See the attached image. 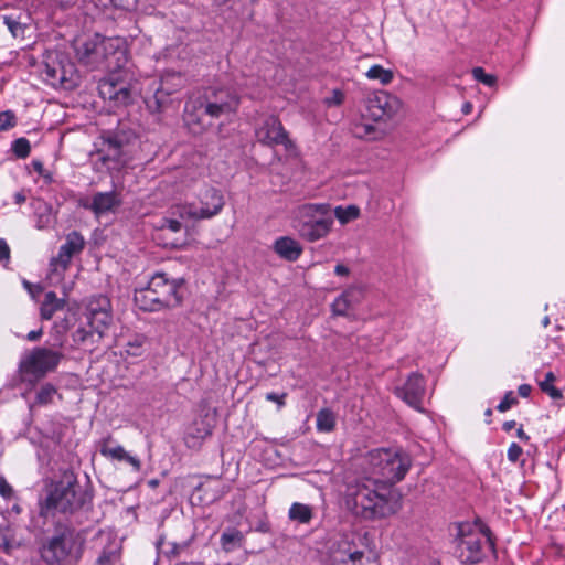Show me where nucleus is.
<instances>
[{"label": "nucleus", "mask_w": 565, "mask_h": 565, "mask_svg": "<svg viewBox=\"0 0 565 565\" xmlns=\"http://www.w3.org/2000/svg\"><path fill=\"white\" fill-rule=\"evenodd\" d=\"M364 119L365 118L361 116V120L353 125L352 131L354 136L360 139H376L377 130L375 126L369 122H364Z\"/></svg>", "instance_id": "obj_32"}, {"label": "nucleus", "mask_w": 565, "mask_h": 565, "mask_svg": "<svg viewBox=\"0 0 565 565\" xmlns=\"http://www.w3.org/2000/svg\"><path fill=\"white\" fill-rule=\"evenodd\" d=\"M542 324H543V327H545V328L550 324V318H548L547 316H545V317L543 318V320H542Z\"/></svg>", "instance_id": "obj_58"}, {"label": "nucleus", "mask_w": 565, "mask_h": 565, "mask_svg": "<svg viewBox=\"0 0 565 565\" xmlns=\"http://www.w3.org/2000/svg\"><path fill=\"white\" fill-rule=\"evenodd\" d=\"M10 256V248L4 239H0V263L8 260Z\"/></svg>", "instance_id": "obj_45"}, {"label": "nucleus", "mask_w": 565, "mask_h": 565, "mask_svg": "<svg viewBox=\"0 0 565 565\" xmlns=\"http://www.w3.org/2000/svg\"><path fill=\"white\" fill-rule=\"evenodd\" d=\"M316 426L319 431H332L335 427V414L329 408L320 409L317 414Z\"/></svg>", "instance_id": "obj_29"}, {"label": "nucleus", "mask_w": 565, "mask_h": 565, "mask_svg": "<svg viewBox=\"0 0 565 565\" xmlns=\"http://www.w3.org/2000/svg\"><path fill=\"white\" fill-rule=\"evenodd\" d=\"M522 454V448L516 443H512L508 449L507 456L511 462H516Z\"/></svg>", "instance_id": "obj_42"}, {"label": "nucleus", "mask_w": 565, "mask_h": 565, "mask_svg": "<svg viewBox=\"0 0 565 565\" xmlns=\"http://www.w3.org/2000/svg\"><path fill=\"white\" fill-rule=\"evenodd\" d=\"M344 93L341 89H333L329 96L324 98L328 107L340 106L344 102Z\"/></svg>", "instance_id": "obj_39"}, {"label": "nucleus", "mask_w": 565, "mask_h": 565, "mask_svg": "<svg viewBox=\"0 0 565 565\" xmlns=\"http://www.w3.org/2000/svg\"><path fill=\"white\" fill-rule=\"evenodd\" d=\"M472 75L476 81L481 82L489 87L494 86L497 83V77L492 74H487L481 67L473 68Z\"/></svg>", "instance_id": "obj_36"}, {"label": "nucleus", "mask_w": 565, "mask_h": 565, "mask_svg": "<svg viewBox=\"0 0 565 565\" xmlns=\"http://www.w3.org/2000/svg\"><path fill=\"white\" fill-rule=\"evenodd\" d=\"M74 50L79 62L92 68L115 70L128 62L127 41L120 36L82 35L74 40Z\"/></svg>", "instance_id": "obj_2"}, {"label": "nucleus", "mask_w": 565, "mask_h": 565, "mask_svg": "<svg viewBox=\"0 0 565 565\" xmlns=\"http://www.w3.org/2000/svg\"><path fill=\"white\" fill-rule=\"evenodd\" d=\"M119 204L118 194L114 191L97 193L93 199L92 209L94 212H108Z\"/></svg>", "instance_id": "obj_26"}, {"label": "nucleus", "mask_w": 565, "mask_h": 565, "mask_svg": "<svg viewBox=\"0 0 565 565\" xmlns=\"http://www.w3.org/2000/svg\"><path fill=\"white\" fill-rule=\"evenodd\" d=\"M15 125V116L11 110L0 113V131L8 130Z\"/></svg>", "instance_id": "obj_38"}, {"label": "nucleus", "mask_w": 565, "mask_h": 565, "mask_svg": "<svg viewBox=\"0 0 565 565\" xmlns=\"http://www.w3.org/2000/svg\"><path fill=\"white\" fill-rule=\"evenodd\" d=\"M55 396H57V388L45 383L36 391L34 403L40 406L49 405L53 403Z\"/></svg>", "instance_id": "obj_33"}, {"label": "nucleus", "mask_w": 565, "mask_h": 565, "mask_svg": "<svg viewBox=\"0 0 565 565\" xmlns=\"http://www.w3.org/2000/svg\"><path fill=\"white\" fill-rule=\"evenodd\" d=\"M14 200L17 203L23 202L25 201V195L22 192L15 193Z\"/></svg>", "instance_id": "obj_56"}, {"label": "nucleus", "mask_w": 565, "mask_h": 565, "mask_svg": "<svg viewBox=\"0 0 565 565\" xmlns=\"http://www.w3.org/2000/svg\"><path fill=\"white\" fill-rule=\"evenodd\" d=\"M215 2H218V3H222V2H225L226 0H214Z\"/></svg>", "instance_id": "obj_61"}, {"label": "nucleus", "mask_w": 565, "mask_h": 565, "mask_svg": "<svg viewBox=\"0 0 565 565\" xmlns=\"http://www.w3.org/2000/svg\"><path fill=\"white\" fill-rule=\"evenodd\" d=\"M239 97L230 89L214 90L205 97H191L185 104L184 122L193 134L202 132L211 122H206L204 116L212 119L236 113Z\"/></svg>", "instance_id": "obj_3"}, {"label": "nucleus", "mask_w": 565, "mask_h": 565, "mask_svg": "<svg viewBox=\"0 0 565 565\" xmlns=\"http://www.w3.org/2000/svg\"><path fill=\"white\" fill-rule=\"evenodd\" d=\"M184 77L180 73H167L161 78L160 87L154 93L158 108L164 105V96H168L184 85Z\"/></svg>", "instance_id": "obj_20"}, {"label": "nucleus", "mask_w": 565, "mask_h": 565, "mask_svg": "<svg viewBox=\"0 0 565 565\" xmlns=\"http://www.w3.org/2000/svg\"><path fill=\"white\" fill-rule=\"evenodd\" d=\"M199 215L203 218V217H210V216H212L213 214L207 213V214H199Z\"/></svg>", "instance_id": "obj_59"}, {"label": "nucleus", "mask_w": 565, "mask_h": 565, "mask_svg": "<svg viewBox=\"0 0 565 565\" xmlns=\"http://www.w3.org/2000/svg\"><path fill=\"white\" fill-rule=\"evenodd\" d=\"M214 419L207 414L195 419L189 427L184 437L186 445L191 448L199 447L206 437L212 435Z\"/></svg>", "instance_id": "obj_17"}, {"label": "nucleus", "mask_w": 565, "mask_h": 565, "mask_svg": "<svg viewBox=\"0 0 565 565\" xmlns=\"http://www.w3.org/2000/svg\"><path fill=\"white\" fill-rule=\"evenodd\" d=\"M45 81L53 87L72 89L77 85L78 74L71 62L46 64L44 71Z\"/></svg>", "instance_id": "obj_15"}, {"label": "nucleus", "mask_w": 565, "mask_h": 565, "mask_svg": "<svg viewBox=\"0 0 565 565\" xmlns=\"http://www.w3.org/2000/svg\"><path fill=\"white\" fill-rule=\"evenodd\" d=\"M50 215L51 214H40L39 220L36 222L38 228H44L51 222Z\"/></svg>", "instance_id": "obj_47"}, {"label": "nucleus", "mask_w": 565, "mask_h": 565, "mask_svg": "<svg viewBox=\"0 0 565 565\" xmlns=\"http://www.w3.org/2000/svg\"><path fill=\"white\" fill-rule=\"evenodd\" d=\"M341 224H347L354 220L359 214H335Z\"/></svg>", "instance_id": "obj_49"}, {"label": "nucleus", "mask_w": 565, "mask_h": 565, "mask_svg": "<svg viewBox=\"0 0 565 565\" xmlns=\"http://www.w3.org/2000/svg\"><path fill=\"white\" fill-rule=\"evenodd\" d=\"M244 541V535L241 531L235 529L226 530L222 533L220 542L222 545V548L225 552H232L235 548H238L242 546Z\"/></svg>", "instance_id": "obj_28"}, {"label": "nucleus", "mask_w": 565, "mask_h": 565, "mask_svg": "<svg viewBox=\"0 0 565 565\" xmlns=\"http://www.w3.org/2000/svg\"><path fill=\"white\" fill-rule=\"evenodd\" d=\"M183 278H169L166 273L154 274L148 285L135 290L136 306L143 311L175 308L183 300Z\"/></svg>", "instance_id": "obj_4"}, {"label": "nucleus", "mask_w": 565, "mask_h": 565, "mask_svg": "<svg viewBox=\"0 0 565 565\" xmlns=\"http://www.w3.org/2000/svg\"><path fill=\"white\" fill-rule=\"evenodd\" d=\"M404 110L403 100L385 90L370 94L364 100L362 117L372 121H386L401 115Z\"/></svg>", "instance_id": "obj_8"}, {"label": "nucleus", "mask_w": 565, "mask_h": 565, "mask_svg": "<svg viewBox=\"0 0 565 565\" xmlns=\"http://www.w3.org/2000/svg\"><path fill=\"white\" fill-rule=\"evenodd\" d=\"M516 436L524 441H527L530 439L529 435L524 431L522 427H519L516 430Z\"/></svg>", "instance_id": "obj_54"}, {"label": "nucleus", "mask_w": 565, "mask_h": 565, "mask_svg": "<svg viewBox=\"0 0 565 565\" xmlns=\"http://www.w3.org/2000/svg\"><path fill=\"white\" fill-rule=\"evenodd\" d=\"M4 24L8 26V29L11 31L13 35H17V32L21 29L20 23L9 17H4Z\"/></svg>", "instance_id": "obj_44"}, {"label": "nucleus", "mask_w": 565, "mask_h": 565, "mask_svg": "<svg viewBox=\"0 0 565 565\" xmlns=\"http://www.w3.org/2000/svg\"><path fill=\"white\" fill-rule=\"evenodd\" d=\"M308 212H360V209L356 205L349 204L347 206L343 205H337V206H330V205H310Z\"/></svg>", "instance_id": "obj_35"}, {"label": "nucleus", "mask_w": 565, "mask_h": 565, "mask_svg": "<svg viewBox=\"0 0 565 565\" xmlns=\"http://www.w3.org/2000/svg\"><path fill=\"white\" fill-rule=\"evenodd\" d=\"M471 108H472L471 104L467 103V104L463 105L462 110H463L465 114H469L471 111Z\"/></svg>", "instance_id": "obj_57"}, {"label": "nucleus", "mask_w": 565, "mask_h": 565, "mask_svg": "<svg viewBox=\"0 0 565 565\" xmlns=\"http://www.w3.org/2000/svg\"><path fill=\"white\" fill-rule=\"evenodd\" d=\"M110 73L98 84V92L104 100H109L114 106H125L131 100L130 73L120 68L108 70Z\"/></svg>", "instance_id": "obj_9"}, {"label": "nucleus", "mask_w": 565, "mask_h": 565, "mask_svg": "<svg viewBox=\"0 0 565 565\" xmlns=\"http://www.w3.org/2000/svg\"><path fill=\"white\" fill-rule=\"evenodd\" d=\"M201 209L199 212H220L224 205V198L222 193L213 188L205 189L201 196Z\"/></svg>", "instance_id": "obj_22"}, {"label": "nucleus", "mask_w": 565, "mask_h": 565, "mask_svg": "<svg viewBox=\"0 0 565 565\" xmlns=\"http://www.w3.org/2000/svg\"><path fill=\"white\" fill-rule=\"evenodd\" d=\"M122 141L117 136H108L103 141L102 152H104V160L118 161L121 157Z\"/></svg>", "instance_id": "obj_27"}, {"label": "nucleus", "mask_w": 565, "mask_h": 565, "mask_svg": "<svg viewBox=\"0 0 565 565\" xmlns=\"http://www.w3.org/2000/svg\"><path fill=\"white\" fill-rule=\"evenodd\" d=\"M396 394L408 406L420 413H424L422 402L425 395V380L422 374H409L405 384L396 388Z\"/></svg>", "instance_id": "obj_16"}, {"label": "nucleus", "mask_w": 565, "mask_h": 565, "mask_svg": "<svg viewBox=\"0 0 565 565\" xmlns=\"http://www.w3.org/2000/svg\"><path fill=\"white\" fill-rule=\"evenodd\" d=\"M313 515V508L300 502H294L288 510L289 520L299 524H309Z\"/></svg>", "instance_id": "obj_25"}, {"label": "nucleus", "mask_w": 565, "mask_h": 565, "mask_svg": "<svg viewBox=\"0 0 565 565\" xmlns=\"http://www.w3.org/2000/svg\"><path fill=\"white\" fill-rule=\"evenodd\" d=\"M531 391H532V387L529 384H522L519 386V390H518L519 394L522 397H529L531 394Z\"/></svg>", "instance_id": "obj_50"}, {"label": "nucleus", "mask_w": 565, "mask_h": 565, "mask_svg": "<svg viewBox=\"0 0 565 565\" xmlns=\"http://www.w3.org/2000/svg\"><path fill=\"white\" fill-rule=\"evenodd\" d=\"M515 425H516L515 420H508L503 424V429L505 431H510L515 427Z\"/></svg>", "instance_id": "obj_55"}, {"label": "nucleus", "mask_w": 565, "mask_h": 565, "mask_svg": "<svg viewBox=\"0 0 565 565\" xmlns=\"http://www.w3.org/2000/svg\"><path fill=\"white\" fill-rule=\"evenodd\" d=\"M70 540L65 536L52 537L41 551V556L49 565H61V562L67 556Z\"/></svg>", "instance_id": "obj_18"}, {"label": "nucleus", "mask_w": 565, "mask_h": 565, "mask_svg": "<svg viewBox=\"0 0 565 565\" xmlns=\"http://www.w3.org/2000/svg\"><path fill=\"white\" fill-rule=\"evenodd\" d=\"M0 495L4 500H11L14 498L13 488L6 481L3 477H0Z\"/></svg>", "instance_id": "obj_41"}, {"label": "nucleus", "mask_w": 565, "mask_h": 565, "mask_svg": "<svg viewBox=\"0 0 565 565\" xmlns=\"http://www.w3.org/2000/svg\"><path fill=\"white\" fill-rule=\"evenodd\" d=\"M518 403V399L514 397L513 392H507L503 399L497 406V409L500 413H504L509 411L513 405Z\"/></svg>", "instance_id": "obj_40"}, {"label": "nucleus", "mask_w": 565, "mask_h": 565, "mask_svg": "<svg viewBox=\"0 0 565 565\" xmlns=\"http://www.w3.org/2000/svg\"><path fill=\"white\" fill-rule=\"evenodd\" d=\"M555 375L553 372H547L545 379L539 383L540 388L546 393L552 399L563 398L562 392L553 385Z\"/></svg>", "instance_id": "obj_34"}, {"label": "nucleus", "mask_w": 565, "mask_h": 565, "mask_svg": "<svg viewBox=\"0 0 565 565\" xmlns=\"http://www.w3.org/2000/svg\"><path fill=\"white\" fill-rule=\"evenodd\" d=\"M85 247V239L78 232H71L61 245L58 253L51 259V273L58 277L68 268L74 256L81 254Z\"/></svg>", "instance_id": "obj_13"}, {"label": "nucleus", "mask_w": 565, "mask_h": 565, "mask_svg": "<svg viewBox=\"0 0 565 565\" xmlns=\"http://www.w3.org/2000/svg\"><path fill=\"white\" fill-rule=\"evenodd\" d=\"M65 305V298H57L54 291H49L45 294L41 306V317L45 320H50L54 313L63 309Z\"/></svg>", "instance_id": "obj_24"}, {"label": "nucleus", "mask_w": 565, "mask_h": 565, "mask_svg": "<svg viewBox=\"0 0 565 565\" xmlns=\"http://www.w3.org/2000/svg\"><path fill=\"white\" fill-rule=\"evenodd\" d=\"M102 339V335L95 330L89 327V329H86L84 327H79L74 333H73V340L77 344H94L98 342Z\"/></svg>", "instance_id": "obj_31"}, {"label": "nucleus", "mask_w": 565, "mask_h": 565, "mask_svg": "<svg viewBox=\"0 0 565 565\" xmlns=\"http://www.w3.org/2000/svg\"><path fill=\"white\" fill-rule=\"evenodd\" d=\"M275 253L288 262L297 260L302 254L301 245L289 236H281L274 243Z\"/></svg>", "instance_id": "obj_21"}, {"label": "nucleus", "mask_w": 565, "mask_h": 565, "mask_svg": "<svg viewBox=\"0 0 565 565\" xmlns=\"http://www.w3.org/2000/svg\"><path fill=\"white\" fill-rule=\"evenodd\" d=\"M0 546L4 547V548L9 547V539L1 527H0Z\"/></svg>", "instance_id": "obj_53"}, {"label": "nucleus", "mask_w": 565, "mask_h": 565, "mask_svg": "<svg viewBox=\"0 0 565 565\" xmlns=\"http://www.w3.org/2000/svg\"><path fill=\"white\" fill-rule=\"evenodd\" d=\"M42 335V329L30 331L26 335L29 341H36Z\"/></svg>", "instance_id": "obj_52"}, {"label": "nucleus", "mask_w": 565, "mask_h": 565, "mask_svg": "<svg viewBox=\"0 0 565 565\" xmlns=\"http://www.w3.org/2000/svg\"><path fill=\"white\" fill-rule=\"evenodd\" d=\"M257 140L266 146L281 145L287 151L295 149L294 142L288 138L280 120L275 116L266 117L255 131Z\"/></svg>", "instance_id": "obj_12"}, {"label": "nucleus", "mask_w": 565, "mask_h": 565, "mask_svg": "<svg viewBox=\"0 0 565 565\" xmlns=\"http://www.w3.org/2000/svg\"><path fill=\"white\" fill-rule=\"evenodd\" d=\"M456 554L461 563L477 564L487 556V548L492 550L494 543L488 529L482 530L469 522L456 525Z\"/></svg>", "instance_id": "obj_6"}, {"label": "nucleus", "mask_w": 565, "mask_h": 565, "mask_svg": "<svg viewBox=\"0 0 565 565\" xmlns=\"http://www.w3.org/2000/svg\"><path fill=\"white\" fill-rule=\"evenodd\" d=\"M332 224L330 214H300L294 227L302 238L315 242L324 237Z\"/></svg>", "instance_id": "obj_11"}, {"label": "nucleus", "mask_w": 565, "mask_h": 565, "mask_svg": "<svg viewBox=\"0 0 565 565\" xmlns=\"http://www.w3.org/2000/svg\"><path fill=\"white\" fill-rule=\"evenodd\" d=\"M284 397H285V394L281 395V396L277 395L276 393H268V394H266V399L267 401L276 402V403H278L280 405L284 404V402H282Z\"/></svg>", "instance_id": "obj_51"}, {"label": "nucleus", "mask_w": 565, "mask_h": 565, "mask_svg": "<svg viewBox=\"0 0 565 565\" xmlns=\"http://www.w3.org/2000/svg\"><path fill=\"white\" fill-rule=\"evenodd\" d=\"M331 565H363V552L354 543V535L338 534L329 545Z\"/></svg>", "instance_id": "obj_10"}, {"label": "nucleus", "mask_w": 565, "mask_h": 565, "mask_svg": "<svg viewBox=\"0 0 565 565\" xmlns=\"http://www.w3.org/2000/svg\"><path fill=\"white\" fill-rule=\"evenodd\" d=\"M100 454L105 457H109L116 460H125L130 463L136 471L140 470V461L134 456H130L124 447L116 445L111 446L108 441H105L100 448Z\"/></svg>", "instance_id": "obj_23"}, {"label": "nucleus", "mask_w": 565, "mask_h": 565, "mask_svg": "<svg viewBox=\"0 0 565 565\" xmlns=\"http://www.w3.org/2000/svg\"><path fill=\"white\" fill-rule=\"evenodd\" d=\"M62 359L58 351L47 348H35L20 362L19 369L23 380L34 383L55 370Z\"/></svg>", "instance_id": "obj_7"}, {"label": "nucleus", "mask_w": 565, "mask_h": 565, "mask_svg": "<svg viewBox=\"0 0 565 565\" xmlns=\"http://www.w3.org/2000/svg\"><path fill=\"white\" fill-rule=\"evenodd\" d=\"M486 415H487V416H491V415H492V411H491L490 408H488V409L486 411Z\"/></svg>", "instance_id": "obj_60"}, {"label": "nucleus", "mask_w": 565, "mask_h": 565, "mask_svg": "<svg viewBox=\"0 0 565 565\" xmlns=\"http://www.w3.org/2000/svg\"><path fill=\"white\" fill-rule=\"evenodd\" d=\"M363 297V289L359 286L348 287L335 300L332 302V312L337 316H347L349 311L358 305Z\"/></svg>", "instance_id": "obj_19"}, {"label": "nucleus", "mask_w": 565, "mask_h": 565, "mask_svg": "<svg viewBox=\"0 0 565 565\" xmlns=\"http://www.w3.org/2000/svg\"><path fill=\"white\" fill-rule=\"evenodd\" d=\"M88 326L102 337L113 321L110 300L103 295L92 297L86 308Z\"/></svg>", "instance_id": "obj_14"}, {"label": "nucleus", "mask_w": 565, "mask_h": 565, "mask_svg": "<svg viewBox=\"0 0 565 565\" xmlns=\"http://www.w3.org/2000/svg\"><path fill=\"white\" fill-rule=\"evenodd\" d=\"M334 273H335V275H338V276H349V274H350V269H349V267H347L345 265L338 264V265L334 267Z\"/></svg>", "instance_id": "obj_48"}, {"label": "nucleus", "mask_w": 565, "mask_h": 565, "mask_svg": "<svg viewBox=\"0 0 565 565\" xmlns=\"http://www.w3.org/2000/svg\"><path fill=\"white\" fill-rule=\"evenodd\" d=\"M161 228H168L169 231L177 233L182 228V223L178 220L166 218Z\"/></svg>", "instance_id": "obj_43"}, {"label": "nucleus", "mask_w": 565, "mask_h": 565, "mask_svg": "<svg viewBox=\"0 0 565 565\" xmlns=\"http://www.w3.org/2000/svg\"><path fill=\"white\" fill-rule=\"evenodd\" d=\"M365 76L371 81H377L382 85H388L394 78V73L382 65L375 64L366 71Z\"/></svg>", "instance_id": "obj_30"}, {"label": "nucleus", "mask_w": 565, "mask_h": 565, "mask_svg": "<svg viewBox=\"0 0 565 565\" xmlns=\"http://www.w3.org/2000/svg\"><path fill=\"white\" fill-rule=\"evenodd\" d=\"M365 461L370 472L380 479L365 478L349 487V503L365 519L383 518L390 511V486L404 479L412 460L402 450L379 448L369 451Z\"/></svg>", "instance_id": "obj_1"}, {"label": "nucleus", "mask_w": 565, "mask_h": 565, "mask_svg": "<svg viewBox=\"0 0 565 565\" xmlns=\"http://www.w3.org/2000/svg\"><path fill=\"white\" fill-rule=\"evenodd\" d=\"M128 353L131 355H140V348L142 345V340H136L134 343L130 342Z\"/></svg>", "instance_id": "obj_46"}, {"label": "nucleus", "mask_w": 565, "mask_h": 565, "mask_svg": "<svg viewBox=\"0 0 565 565\" xmlns=\"http://www.w3.org/2000/svg\"><path fill=\"white\" fill-rule=\"evenodd\" d=\"M92 498L90 491L77 481L74 473L65 472L47 495L46 504L62 513H74L87 508Z\"/></svg>", "instance_id": "obj_5"}, {"label": "nucleus", "mask_w": 565, "mask_h": 565, "mask_svg": "<svg viewBox=\"0 0 565 565\" xmlns=\"http://www.w3.org/2000/svg\"><path fill=\"white\" fill-rule=\"evenodd\" d=\"M12 149L18 157L25 158L29 156L31 147L28 139L19 138L13 142Z\"/></svg>", "instance_id": "obj_37"}]
</instances>
